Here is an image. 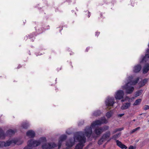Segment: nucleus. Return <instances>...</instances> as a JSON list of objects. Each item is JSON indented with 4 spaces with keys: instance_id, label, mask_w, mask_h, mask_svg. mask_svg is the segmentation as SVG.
I'll return each mask as SVG.
<instances>
[{
    "instance_id": "2eb2a0df",
    "label": "nucleus",
    "mask_w": 149,
    "mask_h": 149,
    "mask_svg": "<svg viewBox=\"0 0 149 149\" xmlns=\"http://www.w3.org/2000/svg\"><path fill=\"white\" fill-rule=\"evenodd\" d=\"M149 70V64H146L144 66L143 69V73L146 74L147 73Z\"/></svg>"
},
{
    "instance_id": "a19ab883",
    "label": "nucleus",
    "mask_w": 149,
    "mask_h": 149,
    "mask_svg": "<svg viewBox=\"0 0 149 149\" xmlns=\"http://www.w3.org/2000/svg\"><path fill=\"white\" fill-rule=\"evenodd\" d=\"M124 100H121V102H124Z\"/></svg>"
},
{
    "instance_id": "e433bc0d",
    "label": "nucleus",
    "mask_w": 149,
    "mask_h": 149,
    "mask_svg": "<svg viewBox=\"0 0 149 149\" xmlns=\"http://www.w3.org/2000/svg\"><path fill=\"white\" fill-rule=\"evenodd\" d=\"M93 143H89V144L88 145V146H91L92 145Z\"/></svg>"
},
{
    "instance_id": "0eeeda50",
    "label": "nucleus",
    "mask_w": 149,
    "mask_h": 149,
    "mask_svg": "<svg viewBox=\"0 0 149 149\" xmlns=\"http://www.w3.org/2000/svg\"><path fill=\"white\" fill-rule=\"evenodd\" d=\"M124 95V91L122 90H119L115 93L114 96L116 100H120L123 98Z\"/></svg>"
},
{
    "instance_id": "bb28decb",
    "label": "nucleus",
    "mask_w": 149,
    "mask_h": 149,
    "mask_svg": "<svg viewBox=\"0 0 149 149\" xmlns=\"http://www.w3.org/2000/svg\"><path fill=\"white\" fill-rule=\"evenodd\" d=\"M109 127L107 125H105L103 127H101V129L102 130V132L104 131L109 130Z\"/></svg>"
},
{
    "instance_id": "4be33fe9",
    "label": "nucleus",
    "mask_w": 149,
    "mask_h": 149,
    "mask_svg": "<svg viewBox=\"0 0 149 149\" xmlns=\"http://www.w3.org/2000/svg\"><path fill=\"white\" fill-rule=\"evenodd\" d=\"M67 136L65 134L61 135L59 138V139L63 141L65 140L67 138Z\"/></svg>"
},
{
    "instance_id": "dca6fc26",
    "label": "nucleus",
    "mask_w": 149,
    "mask_h": 149,
    "mask_svg": "<svg viewBox=\"0 0 149 149\" xmlns=\"http://www.w3.org/2000/svg\"><path fill=\"white\" fill-rule=\"evenodd\" d=\"M148 79H145L141 81L140 82L139 84L140 87L144 86L148 81Z\"/></svg>"
},
{
    "instance_id": "4c0bfd02",
    "label": "nucleus",
    "mask_w": 149,
    "mask_h": 149,
    "mask_svg": "<svg viewBox=\"0 0 149 149\" xmlns=\"http://www.w3.org/2000/svg\"><path fill=\"white\" fill-rule=\"evenodd\" d=\"M149 52V49H148L147 50H146V52L147 53H148Z\"/></svg>"
},
{
    "instance_id": "a211bd4d",
    "label": "nucleus",
    "mask_w": 149,
    "mask_h": 149,
    "mask_svg": "<svg viewBox=\"0 0 149 149\" xmlns=\"http://www.w3.org/2000/svg\"><path fill=\"white\" fill-rule=\"evenodd\" d=\"M101 114V112L100 110H97L94 111L92 115L93 116H100Z\"/></svg>"
},
{
    "instance_id": "ddd939ff",
    "label": "nucleus",
    "mask_w": 149,
    "mask_h": 149,
    "mask_svg": "<svg viewBox=\"0 0 149 149\" xmlns=\"http://www.w3.org/2000/svg\"><path fill=\"white\" fill-rule=\"evenodd\" d=\"M94 133L97 135H99L102 132L101 127L96 128L94 131Z\"/></svg>"
},
{
    "instance_id": "f257e3e1",
    "label": "nucleus",
    "mask_w": 149,
    "mask_h": 149,
    "mask_svg": "<svg viewBox=\"0 0 149 149\" xmlns=\"http://www.w3.org/2000/svg\"><path fill=\"white\" fill-rule=\"evenodd\" d=\"M108 122L107 120L104 117H102L100 120H96L91 123L90 126L86 127L84 130V132H79L76 133L73 138L68 139L65 142V146L71 148L75 144V140L78 141L79 143L76 146L74 149H83L84 144L86 141L85 136L88 138L91 135L94 137L92 133V129L95 128L96 126L100 125L102 124H106Z\"/></svg>"
},
{
    "instance_id": "6e6552de",
    "label": "nucleus",
    "mask_w": 149,
    "mask_h": 149,
    "mask_svg": "<svg viewBox=\"0 0 149 149\" xmlns=\"http://www.w3.org/2000/svg\"><path fill=\"white\" fill-rule=\"evenodd\" d=\"M115 102L114 98L111 97H108L105 101L106 106L108 107L112 106Z\"/></svg>"
},
{
    "instance_id": "2f4dec72",
    "label": "nucleus",
    "mask_w": 149,
    "mask_h": 149,
    "mask_svg": "<svg viewBox=\"0 0 149 149\" xmlns=\"http://www.w3.org/2000/svg\"><path fill=\"white\" fill-rule=\"evenodd\" d=\"M124 115V113H122L118 114L117 115V116L118 117H121Z\"/></svg>"
},
{
    "instance_id": "c756f323",
    "label": "nucleus",
    "mask_w": 149,
    "mask_h": 149,
    "mask_svg": "<svg viewBox=\"0 0 149 149\" xmlns=\"http://www.w3.org/2000/svg\"><path fill=\"white\" fill-rule=\"evenodd\" d=\"M84 120H81L80 122H79L78 123V125H81L84 124Z\"/></svg>"
},
{
    "instance_id": "c85d7f7f",
    "label": "nucleus",
    "mask_w": 149,
    "mask_h": 149,
    "mask_svg": "<svg viewBox=\"0 0 149 149\" xmlns=\"http://www.w3.org/2000/svg\"><path fill=\"white\" fill-rule=\"evenodd\" d=\"M140 129V127H138L136 128H135V129H133L132 130H131L130 131V133L131 134L133 133L134 132H135L136 131H137V130H139Z\"/></svg>"
},
{
    "instance_id": "39448f33",
    "label": "nucleus",
    "mask_w": 149,
    "mask_h": 149,
    "mask_svg": "<svg viewBox=\"0 0 149 149\" xmlns=\"http://www.w3.org/2000/svg\"><path fill=\"white\" fill-rule=\"evenodd\" d=\"M120 133H119L116 134H114L112 136V137L109 139L108 141H109L112 139L116 140V145L117 146L122 149H126L127 148V147L126 146L122 144L121 142L119 140H116L120 136Z\"/></svg>"
},
{
    "instance_id": "f3484780",
    "label": "nucleus",
    "mask_w": 149,
    "mask_h": 149,
    "mask_svg": "<svg viewBox=\"0 0 149 149\" xmlns=\"http://www.w3.org/2000/svg\"><path fill=\"white\" fill-rule=\"evenodd\" d=\"M145 61V62L149 61V54H146L145 56L142 58L140 62Z\"/></svg>"
},
{
    "instance_id": "58836bf2",
    "label": "nucleus",
    "mask_w": 149,
    "mask_h": 149,
    "mask_svg": "<svg viewBox=\"0 0 149 149\" xmlns=\"http://www.w3.org/2000/svg\"><path fill=\"white\" fill-rule=\"evenodd\" d=\"M89 49V47H88L86 49V51H88V50Z\"/></svg>"
},
{
    "instance_id": "cd10ccee",
    "label": "nucleus",
    "mask_w": 149,
    "mask_h": 149,
    "mask_svg": "<svg viewBox=\"0 0 149 149\" xmlns=\"http://www.w3.org/2000/svg\"><path fill=\"white\" fill-rule=\"evenodd\" d=\"M63 142V141L59 139L58 141V148H60Z\"/></svg>"
},
{
    "instance_id": "6ab92c4d",
    "label": "nucleus",
    "mask_w": 149,
    "mask_h": 149,
    "mask_svg": "<svg viewBox=\"0 0 149 149\" xmlns=\"http://www.w3.org/2000/svg\"><path fill=\"white\" fill-rule=\"evenodd\" d=\"M5 137V135L3 134V130L0 128V139H3Z\"/></svg>"
},
{
    "instance_id": "473e14b6",
    "label": "nucleus",
    "mask_w": 149,
    "mask_h": 149,
    "mask_svg": "<svg viewBox=\"0 0 149 149\" xmlns=\"http://www.w3.org/2000/svg\"><path fill=\"white\" fill-rule=\"evenodd\" d=\"M3 145L2 141H0V147H2Z\"/></svg>"
},
{
    "instance_id": "f03ea898",
    "label": "nucleus",
    "mask_w": 149,
    "mask_h": 149,
    "mask_svg": "<svg viewBox=\"0 0 149 149\" xmlns=\"http://www.w3.org/2000/svg\"><path fill=\"white\" fill-rule=\"evenodd\" d=\"M133 76H129L125 81V84L121 86L122 88L125 90L127 94H131L133 92L134 88L132 86L136 84L139 79V77H137L135 80L133 81Z\"/></svg>"
},
{
    "instance_id": "aec40b11",
    "label": "nucleus",
    "mask_w": 149,
    "mask_h": 149,
    "mask_svg": "<svg viewBox=\"0 0 149 149\" xmlns=\"http://www.w3.org/2000/svg\"><path fill=\"white\" fill-rule=\"evenodd\" d=\"M29 125V123L26 122L22 124V127L23 128L26 129L28 127Z\"/></svg>"
},
{
    "instance_id": "b1692460",
    "label": "nucleus",
    "mask_w": 149,
    "mask_h": 149,
    "mask_svg": "<svg viewBox=\"0 0 149 149\" xmlns=\"http://www.w3.org/2000/svg\"><path fill=\"white\" fill-rule=\"evenodd\" d=\"M143 92L142 90H140L136 92L135 94V97H137L141 95Z\"/></svg>"
},
{
    "instance_id": "7ed1b4c3",
    "label": "nucleus",
    "mask_w": 149,
    "mask_h": 149,
    "mask_svg": "<svg viewBox=\"0 0 149 149\" xmlns=\"http://www.w3.org/2000/svg\"><path fill=\"white\" fill-rule=\"evenodd\" d=\"M46 141V139L44 137H41L37 140L31 139L28 141L27 143V146L25 147L23 149H31Z\"/></svg>"
},
{
    "instance_id": "72a5a7b5",
    "label": "nucleus",
    "mask_w": 149,
    "mask_h": 149,
    "mask_svg": "<svg viewBox=\"0 0 149 149\" xmlns=\"http://www.w3.org/2000/svg\"><path fill=\"white\" fill-rule=\"evenodd\" d=\"M128 149H134V148L133 146H130L129 147Z\"/></svg>"
},
{
    "instance_id": "c03bdc74",
    "label": "nucleus",
    "mask_w": 149,
    "mask_h": 149,
    "mask_svg": "<svg viewBox=\"0 0 149 149\" xmlns=\"http://www.w3.org/2000/svg\"><path fill=\"white\" fill-rule=\"evenodd\" d=\"M18 68H19V67H18Z\"/></svg>"
},
{
    "instance_id": "9b49d317",
    "label": "nucleus",
    "mask_w": 149,
    "mask_h": 149,
    "mask_svg": "<svg viewBox=\"0 0 149 149\" xmlns=\"http://www.w3.org/2000/svg\"><path fill=\"white\" fill-rule=\"evenodd\" d=\"M141 65L140 64L135 66L133 68V71L134 72H138L141 70Z\"/></svg>"
},
{
    "instance_id": "393cba45",
    "label": "nucleus",
    "mask_w": 149,
    "mask_h": 149,
    "mask_svg": "<svg viewBox=\"0 0 149 149\" xmlns=\"http://www.w3.org/2000/svg\"><path fill=\"white\" fill-rule=\"evenodd\" d=\"M123 129V128H120L115 129L112 132V133L114 134L118 131H121Z\"/></svg>"
},
{
    "instance_id": "4468645a",
    "label": "nucleus",
    "mask_w": 149,
    "mask_h": 149,
    "mask_svg": "<svg viewBox=\"0 0 149 149\" xmlns=\"http://www.w3.org/2000/svg\"><path fill=\"white\" fill-rule=\"evenodd\" d=\"M3 134L5 135V137L4 138V139L6 136H7V135L11 136V135L14 134L15 133V131L13 130H9L7 131L6 134H5L4 133L3 131Z\"/></svg>"
},
{
    "instance_id": "7c9ffc66",
    "label": "nucleus",
    "mask_w": 149,
    "mask_h": 149,
    "mask_svg": "<svg viewBox=\"0 0 149 149\" xmlns=\"http://www.w3.org/2000/svg\"><path fill=\"white\" fill-rule=\"evenodd\" d=\"M149 109V106L146 105L144 106V109L145 110H147Z\"/></svg>"
},
{
    "instance_id": "5701e85b",
    "label": "nucleus",
    "mask_w": 149,
    "mask_h": 149,
    "mask_svg": "<svg viewBox=\"0 0 149 149\" xmlns=\"http://www.w3.org/2000/svg\"><path fill=\"white\" fill-rule=\"evenodd\" d=\"M141 100L140 99H138L136 100L135 102L134 103L133 105L134 106L139 105L140 104Z\"/></svg>"
},
{
    "instance_id": "c9c22d12",
    "label": "nucleus",
    "mask_w": 149,
    "mask_h": 149,
    "mask_svg": "<svg viewBox=\"0 0 149 149\" xmlns=\"http://www.w3.org/2000/svg\"><path fill=\"white\" fill-rule=\"evenodd\" d=\"M63 149H72L71 148L68 147H66L64 148Z\"/></svg>"
},
{
    "instance_id": "a878e982",
    "label": "nucleus",
    "mask_w": 149,
    "mask_h": 149,
    "mask_svg": "<svg viewBox=\"0 0 149 149\" xmlns=\"http://www.w3.org/2000/svg\"><path fill=\"white\" fill-rule=\"evenodd\" d=\"M105 141H106L103 139H102V137L100 139L98 140L97 143L98 145H102Z\"/></svg>"
},
{
    "instance_id": "49530a36",
    "label": "nucleus",
    "mask_w": 149,
    "mask_h": 149,
    "mask_svg": "<svg viewBox=\"0 0 149 149\" xmlns=\"http://www.w3.org/2000/svg\"><path fill=\"white\" fill-rule=\"evenodd\" d=\"M105 145H104V147H105Z\"/></svg>"
},
{
    "instance_id": "79ce46f5",
    "label": "nucleus",
    "mask_w": 149,
    "mask_h": 149,
    "mask_svg": "<svg viewBox=\"0 0 149 149\" xmlns=\"http://www.w3.org/2000/svg\"><path fill=\"white\" fill-rule=\"evenodd\" d=\"M133 121H136V120H135V119H134Z\"/></svg>"
},
{
    "instance_id": "a18cd8bd",
    "label": "nucleus",
    "mask_w": 149,
    "mask_h": 149,
    "mask_svg": "<svg viewBox=\"0 0 149 149\" xmlns=\"http://www.w3.org/2000/svg\"><path fill=\"white\" fill-rule=\"evenodd\" d=\"M66 133H68L67 132H66Z\"/></svg>"
},
{
    "instance_id": "f8f14e48",
    "label": "nucleus",
    "mask_w": 149,
    "mask_h": 149,
    "mask_svg": "<svg viewBox=\"0 0 149 149\" xmlns=\"http://www.w3.org/2000/svg\"><path fill=\"white\" fill-rule=\"evenodd\" d=\"M130 102H127L123 104L121 107L122 110L126 109H128L130 106Z\"/></svg>"
},
{
    "instance_id": "412c9836",
    "label": "nucleus",
    "mask_w": 149,
    "mask_h": 149,
    "mask_svg": "<svg viewBox=\"0 0 149 149\" xmlns=\"http://www.w3.org/2000/svg\"><path fill=\"white\" fill-rule=\"evenodd\" d=\"M113 113V112L112 111H110L107 112L106 114V116L108 118H110Z\"/></svg>"
},
{
    "instance_id": "37998d69",
    "label": "nucleus",
    "mask_w": 149,
    "mask_h": 149,
    "mask_svg": "<svg viewBox=\"0 0 149 149\" xmlns=\"http://www.w3.org/2000/svg\"><path fill=\"white\" fill-rule=\"evenodd\" d=\"M42 32V31L40 32L39 33H41Z\"/></svg>"
},
{
    "instance_id": "20e7f679",
    "label": "nucleus",
    "mask_w": 149,
    "mask_h": 149,
    "mask_svg": "<svg viewBox=\"0 0 149 149\" xmlns=\"http://www.w3.org/2000/svg\"><path fill=\"white\" fill-rule=\"evenodd\" d=\"M23 141L20 139H14L12 140H9L6 142L2 141L3 147H7L11 145L16 144L17 145L21 144L23 143Z\"/></svg>"
},
{
    "instance_id": "ea45409f",
    "label": "nucleus",
    "mask_w": 149,
    "mask_h": 149,
    "mask_svg": "<svg viewBox=\"0 0 149 149\" xmlns=\"http://www.w3.org/2000/svg\"><path fill=\"white\" fill-rule=\"evenodd\" d=\"M88 17H89L90 16V15H89L90 13L89 12H88Z\"/></svg>"
},
{
    "instance_id": "423d86ee",
    "label": "nucleus",
    "mask_w": 149,
    "mask_h": 149,
    "mask_svg": "<svg viewBox=\"0 0 149 149\" xmlns=\"http://www.w3.org/2000/svg\"><path fill=\"white\" fill-rule=\"evenodd\" d=\"M57 146V144L54 142H47L43 143L42 146V149H52Z\"/></svg>"
},
{
    "instance_id": "1a4fd4ad",
    "label": "nucleus",
    "mask_w": 149,
    "mask_h": 149,
    "mask_svg": "<svg viewBox=\"0 0 149 149\" xmlns=\"http://www.w3.org/2000/svg\"><path fill=\"white\" fill-rule=\"evenodd\" d=\"M110 136L111 132L110 131H108L104 134L102 137V139L106 141L110 137Z\"/></svg>"
},
{
    "instance_id": "9d476101",
    "label": "nucleus",
    "mask_w": 149,
    "mask_h": 149,
    "mask_svg": "<svg viewBox=\"0 0 149 149\" xmlns=\"http://www.w3.org/2000/svg\"><path fill=\"white\" fill-rule=\"evenodd\" d=\"M26 136L30 138H33L35 136V132L32 130H29L26 133Z\"/></svg>"
},
{
    "instance_id": "f704fd0d",
    "label": "nucleus",
    "mask_w": 149,
    "mask_h": 149,
    "mask_svg": "<svg viewBox=\"0 0 149 149\" xmlns=\"http://www.w3.org/2000/svg\"><path fill=\"white\" fill-rule=\"evenodd\" d=\"M100 32H96L95 33V35L97 36H98V35L100 34Z\"/></svg>"
}]
</instances>
